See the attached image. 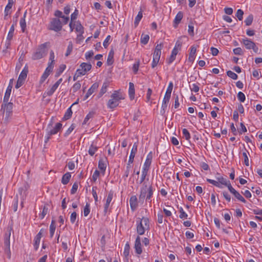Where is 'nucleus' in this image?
Instances as JSON below:
<instances>
[{"label": "nucleus", "mask_w": 262, "mask_h": 262, "mask_svg": "<svg viewBox=\"0 0 262 262\" xmlns=\"http://www.w3.org/2000/svg\"><path fill=\"white\" fill-rule=\"evenodd\" d=\"M13 230V224L10 223L7 227L4 237V250L9 259L11 258L10 237L11 231Z\"/></svg>", "instance_id": "nucleus-1"}, {"label": "nucleus", "mask_w": 262, "mask_h": 262, "mask_svg": "<svg viewBox=\"0 0 262 262\" xmlns=\"http://www.w3.org/2000/svg\"><path fill=\"white\" fill-rule=\"evenodd\" d=\"M153 187L151 185L148 187L145 183H144L140 190V193L139 197V201L143 202L146 198L147 201L151 202V198L153 195Z\"/></svg>", "instance_id": "nucleus-2"}, {"label": "nucleus", "mask_w": 262, "mask_h": 262, "mask_svg": "<svg viewBox=\"0 0 262 262\" xmlns=\"http://www.w3.org/2000/svg\"><path fill=\"white\" fill-rule=\"evenodd\" d=\"M149 221L148 218L143 217L137 224V232L139 235H143L145 230H149Z\"/></svg>", "instance_id": "nucleus-3"}, {"label": "nucleus", "mask_w": 262, "mask_h": 262, "mask_svg": "<svg viewBox=\"0 0 262 262\" xmlns=\"http://www.w3.org/2000/svg\"><path fill=\"white\" fill-rule=\"evenodd\" d=\"M111 99L108 101L107 107L113 109L119 105V101L124 99L122 95L118 91H115L111 96Z\"/></svg>", "instance_id": "nucleus-4"}, {"label": "nucleus", "mask_w": 262, "mask_h": 262, "mask_svg": "<svg viewBox=\"0 0 262 262\" xmlns=\"http://www.w3.org/2000/svg\"><path fill=\"white\" fill-rule=\"evenodd\" d=\"M152 159V152H150L147 156L145 161L144 163L142 171L141 177L140 180V183L141 184L145 180L146 176L147 175L148 171L150 166Z\"/></svg>", "instance_id": "nucleus-5"}, {"label": "nucleus", "mask_w": 262, "mask_h": 262, "mask_svg": "<svg viewBox=\"0 0 262 262\" xmlns=\"http://www.w3.org/2000/svg\"><path fill=\"white\" fill-rule=\"evenodd\" d=\"M62 125L60 122L56 123L54 127L52 126L51 123L49 124L46 129L47 134L45 137V142H47L51 136L56 134L61 129Z\"/></svg>", "instance_id": "nucleus-6"}, {"label": "nucleus", "mask_w": 262, "mask_h": 262, "mask_svg": "<svg viewBox=\"0 0 262 262\" xmlns=\"http://www.w3.org/2000/svg\"><path fill=\"white\" fill-rule=\"evenodd\" d=\"M47 43L45 42L38 46L36 52L32 55V58L33 60L41 59L46 55Z\"/></svg>", "instance_id": "nucleus-7"}, {"label": "nucleus", "mask_w": 262, "mask_h": 262, "mask_svg": "<svg viewBox=\"0 0 262 262\" xmlns=\"http://www.w3.org/2000/svg\"><path fill=\"white\" fill-rule=\"evenodd\" d=\"M28 73V68L26 65L20 75H19L18 80L17 81L16 84L15 85V88L18 89L24 83V81L27 78V74Z\"/></svg>", "instance_id": "nucleus-8"}, {"label": "nucleus", "mask_w": 262, "mask_h": 262, "mask_svg": "<svg viewBox=\"0 0 262 262\" xmlns=\"http://www.w3.org/2000/svg\"><path fill=\"white\" fill-rule=\"evenodd\" d=\"M62 28L61 21L59 18H54L50 23V29L55 32L60 31Z\"/></svg>", "instance_id": "nucleus-9"}, {"label": "nucleus", "mask_w": 262, "mask_h": 262, "mask_svg": "<svg viewBox=\"0 0 262 262\" xmlns=\"http://www.w3.org/2000/svg\"><path fill=\"white\" fill-rule=\"evenodd\" d=\"M92 65L90 63L82 62L77 70V74L79 75H84L87 72L91 70Z\"/></svg>", "instance_id": "nucleus-10"}, {"label": "nucleus", "mask_w": 262, "mask_h": 262, "mask_svg": "<svg viewBox=\"0 0 262 262\" xmlns=\"http://www.w3.org/2000/svg\"><path fill=\"white\" fill-rule=\"evenodd\" d=\"M13 103L11 102L4 103L2 105L1 111L4 114L5 113H12Z\"/></svg>", "instance_id": "nucleus-11"}, {"label": "nucleus", "mask_w": 262, "mask_h": 262, "mask_svg": "<svg viewBox=\"0 0 262 262\" xmlns=\"http://www.w3.org/2000/svg\"><path fill=\"white\" fill-rule=\"evenodd\" d=\"M142 245L141 243V238L138 236L135 240L134 248L135 252L138 254H141L142 253Z\"/></svg>", "instance_id": "nucleus-12"}, {"label": "nucleus", "mask_w": 262, "mask_h": 262, "mask_svg": "<svg viewBox=\"0 0 262 262\" xmlns=\"http://www.w3.org/2000/svg\"><path fill=\"white\" fill-rule=\"evenodd\" d=\"M129 204L131 210L134 211L138 206V199L136 195H132L129 199Z\"/></svg>", "instance_id": "nucleus-13"}, {"label": "nucleus", "mask_w": 262, "mask_h": 262, "mask_svg": "<svg viewBox=\"0 0 262 262\" xmlns=\"http://www.w3.org/2000/svg\"><path fill=\"white\" fill-rule=\"evenodd\" d=\"M138 145L137 143H135L133 146L130 156L128 159V165L132 164L134 162V159L135 157L137 151Z\"/></svg>", "instance_id": "nucleus-14"}, {"label": "nucleus", "mask_w": 262, "mask_h": 262, "mask_svg": "<svg viewBox=\"0 0 262 262\" xmlns=\"http://www.w3.org/2000/svg\"><path fill=\"white\" fill-rule=\"evenodd\" d=\"M98 83H94L91 87L88 90L86 95L84 96V100H86L98 88Z\"/></svg>", "instance_id": "nucleus-15"}, {"label": "nucleus", "mask_w": 262, "mask_h": 262, "mask_svg": "<svg viewBox=\"0 0 262 262\" xmlns=\"http://www.w3.org/2000/svg\"><path fill=\"white\" fill-rule=\"evenodd\" d=\"M42 231H43V229H41L40 230V231L39 232V233L37 234L36 237H35L34 247V249H35V250H37L39 247V245L40 243V238H41V235L42 233Z\"/></svg>", "instance_id": "nucleus-16"}, {"label": "nucleus", "mask_w": 262, "mask_h": 262, "mask_svg": "<svg viewBox=\"0 0 262 262\" xmlns=\"http://www.w3.org/2000/svg\"><path fill=\"white\" fill-rule=\"evenodd\" d=\"M173 89V83L172 82H170L168 88L167 89L166 93L165 94L164 99H166V100H169L171 96V93Z\"/></svg>", "instance_id": "nucleus-17"}, {"label": "nucleus", "mask_w": 262, "mask_h": 262, "mask_svg": "<svg viewBox=\"0 0 262 262\" xmlns=\"http://www.w3.org/2000/svg\"><path fill=\"white\" fill-rule=\"evenodd\" d=\"M14 2L13 0H8V3L5 9V16L4 19H7V16L10 14L11 12L10 9L12 8V7L13 5Z\"/></svg>", "instance_id": "nucleus-18"}, {"label": "nucleus", "mask_w": 262, "mask_h": 262, "mask_svg": "<svg viewBox=\"0 0 262 262\" xmlns=\"http://www.w3.org/2000/svg\"><path fill=\"white\" fill-rule=\"evenodd\" d=\"M241 42L244 45L247 49H251L255 43L248 38L242 39Z\"/></svg>", "instance_id": "nucleus-19"}, {"label": "nucleus", "mask_w": 262, "mask_h": 262, "mask_svg": "<svg viewBox=\"0 0 262 262\" xmlns=\"http://www.w3.org/2000/svg\"><path fill=\"white\" fill-rule=\"evenodd\" d=\"M12 88V86L10 85V83H9L5 94L3 103H7L8 102L11 93Z\"/></svg>", "instance_id": "nucleus-20"}, {"label": "nucleus", "mask_w": 262, "mask_h": 262, "mask_svg": "<svg viewBox=\"0 0 262 262\" xmlns=\"http://www.w3.org/2000/svg\"><path fill=\"white\" fill-rule=\"evenodd\" d=\"M178 49L173 48L170 57L167 60V62L168 64L171 63L175 60L176 57L178 54Z\"/></svg>", "instance_id": "nucleus-21"}, {"label": "nucleus", "mask_w": 262, "mask_h": 262, "mask_svg": "<svg viewBox=\"0 0 262 262\" xmlns=\"http://www.w3.org/2000/svg\"><path fill=\"white\" fill-rule=\"evenodd\" d=\"M196 49L194 46H192L190 48V52L189 53V57H188V60L190 62H193L195 56V53H196Z\"/></svg>", "instance_id": "nucleus-22"}, {"label": "nucleus", "mask_w": 262, "mask_h": 262, "mask_svg": "<svg viewBox=\"0 0 262 262\" xmlns=\"http://www.w3.org/2000/svg\"><path fill=\"white\" fill-rule=\"evenodd\" d=\"M183 16V12L179 11L176 15L174 19V27H176L180 23Z\"/></svg>", "instance_id": "nucleus-23"}, {"label": "nucleus", "mask_w": 262, "mask_h": 262, "mask_svg": "<svg viewBox=\"0 0 262 262\" xmlns=\"http://www.w3.org/2000/svg\"><path fill=\"white\" fill-rule=\"evenodd\" d=\"M128 94L131 100L134 99L135 97V87L134 84L132 82L129 83Z\"/></svg>", "instance_id": "nucleus-24"}, {"label": "nucleus", "mask_w": 262, "mask_h": 262, "mask_svg": "<svg viewBox=\"0 0 262 262\" xmlns=\"http://www.w3.org/2000/svg\"><path fill=\"white\" fill-rule=\"evenodd\" d=\"M114 51L111 50L108 53L106 61V63L108 66H111L114 63Z\"/></svg>", "instance_id": "nucleus-25"}, {"label": "nucleus", "mask_w": 262, "mask_h": 262, "mask_svg": "<svg viewBox=\"0 0 262 262\" xmlns=\"http://www.w3.org/2000/svg\"><path fill=\"white\" fill-rule=\"evenodd\" d=\"M109 86V82L107 81L104 82L103 83L102 86L100 90V91L98 94L99 97H101L106 92L107 88Z\"/></svg>", "instance_id": "nucleus-26"}, {"label": "nucleus", "mask_w": 262, "mask_h": 262, "mask_svg": "<svg viewBox=\"0 0 262 262\" xmlns=\"http://www.w3.org/2000/svg\"><path fill=\"white\" fill-rule=\"evenodd\" d=\"M71 174L70 172H67L62 176L61 182L63 185L67 184L71 179Z\"/></svg>", "instance_id": "nucleus-27"}, {"label": "nucleus", "mask_w": 262, "mask_h": 262, "mask_svg": "<svg viewBox=\"0 0 262 262\" xmlns=\"http://www.w3.org/2000/svg\"><path fill=\"white\" fill-rule=\"evenodd\" d=\"M163 48V45L162 43L158 44L155 49L154 54L157 56H161V50Z\"/></svg>", "instance_id": "nucleus-28"}, {"label": "nucleus", "mask_w": 262, "mask_h": 262, "mask_svg": "<svg viewBox=\"0 0 262 262\" xmlns=\"http://www.w3.org/2000/svg\"><path fill=\"white\" fill-rule=\"evenodd\" d=\"M56 229L55 221L52 220L50 226V236L52 238L53 236Z\"/></svg>", "instance_id": "nucleus-29"}, {"label": "nucleus", "mask_w": 262, "mask_h": 262, "mask_svg": "<svg viewBox=\"0 0 262 262\" xmlns=\"http://www.w3.org/2000/svg\"><path fill=\"white\" fill-rule=\"evenodd\" d=\"M98 168L103 172L105 171L106 164L103 159H100L98 162Z\"/></svg>", "instance_id": "nucleus-30"}, {"label": "nucleus", "mask_w": 262, "mask_h": 262, "mask_svg": "<svg viewBox=\"0 0 262 262\" xmlns=\"http://www.w3.org/2000/svg\"><path fill=\"white\" fill-rule=\"evenodd\" d=\"M58 87V86L55 83L49 90L46 92L45 94L48 96H52Z\"/></svg>", "instance_id": "nucleus-31"}, {"label": "nucleus", "mask_w": 262, "mask_h": 262, "mask_svg": "<svg viewBox=\"0 0 262 262\" xmlns=\"http://www.w3.org/2000/svg\"><path fill=\"white\" fill-rule=\"evenodd\" d=\"M232 194H233L234 195V196H235V198H236L238 200H239L243 203L246 202V201L244 198V197L236 190H234V191Z\"/></svg>", "instance_id": "nucleus-32"}, {"label": "nucleus", "mask_w": 262, "mask_h": 262, "mask_svg": "<svg viewBox=\"0 0 262 262\" xmlns=\"http://www.w3.org/2000/svg\"><path fill=\"white\" fill-rule=\"evenodd\" d=\"M143 17V13L142 11L140 10L137 16L135 17V21H134V25L135 27H137L140 21L141 20V18Z\"/></svg>", "instance_id": "nucleus-33"}, {"label": "nucleus", "mask_w": 262, "mask_h": 262, "mask_svg": "<svg viewBox=\"0 0 262 262\" xmlns=\"http://www.w3.org/2000/svg\"><path fill=\"white\" fill-rule=\"evenodd\" d=\"M72 113H73L72 111L71 106H70L66 112L62 119L63 120H67L70 119L72 116Z\"/></svg>", "instance_id": "nucleus-34"}, {"label": "nucleus", "mask_w": 262, "mask_h": 262, "mask_svg": "<svg viewBox=\"0 0 262 262\" xmlns=\"http://www.w3.org/2000/svg\"><path fill=\"white\" fill-rule=\"evenodd\" d=\"M98 150V147L92 144L89 149V154L91 156H93Z\"/></svg>", "instance_id": "nucleus-35"}, {"label": "nucleus", "mask_w": 262, "mask_h": 262, "mask_svg": "<svg viewBox=\"0 0 262 262\" xmlns=\"http://www.w3.org/2000/svg\"><path fill=\"white\" fill-rule=\"evenodd\" d=\"M53 67L54 66L53 65H51V63H48V66L45 70V71L44 72L43 74H46V76L48 77L53 71Z\"/></svg>", "instance_id": "nucleus-36"}, {"label": "nucleus", "mask_w": 262, "mask_h": 262, "mask_svg": "<svg viewBox=\"0 0 262 262\" xmlns=\"http://www.w3.org/2000/svg\"><path fill=\"white\" fill-rule=\"evenodd\" d=\"M14 25H12L10 29L8 34L7 37V40H11L12 39L13 34H14Z\"/></svg>", "instance_id": "nucleus-37"}, {"label": "nucleus", "mask_w": 262, "mask_h": 262, "mask_svg": "<svg viewBox=\"0 0 262 262\" xmlns=\"http://www.w3.org/2000/svg\"><path fill=\"white\" fill-rule=\"evenodd\" d=\"M161 56H157L153 55V59L151 63L152 68H155L159 63Z\"/></svg>", "instance_id": "nucleus-38"}, {"label": "nucleus", "mask_w": 262, "mask_h": 262, "mask_svg": "<svg viewBox=\"0 0 262 262\" xmlns=\"http://www.w3.org/2000/svg\"><path fill=\"white\" fill-rule=\"evenodd\" d=\"M253 20V16L252 14H250L245 20L244 22L246 26H250L252 24Z\"/></svg>", "instance_id": "nucleus-39"}, {"label": "nucleus", "mask_w": 262, "mask_h": 262, "mask_svg": "<svg viewBox=\"0 0 262 262\" xmlns=\"http://www.w3.org/2000/svg\"><path fill=\"white\" fill-rule=\"evenodd\" d=\"M149 39V36L148 35L142 34L141 37V42L144 45H146L148 43Z\"/></svg>", "instance_id": "nucleus-40"}, {"label": "nucleus", "mask_w": 262, "mask_h": 262, "mask_svg": "<svg viewBox=\"0 0 262 262\" xmlns=\"http://www.w3.org/2000/svg\"><path fill=\"white\" fill-rule=\"evenodd\" d=\"M66 66L65 64H61L59 66V69H58L56 73L55 76L58 77L66 69Z\"/></svg>", "instance_id": "nucleus-41"}, {"label": "nucleus", "mask_w": 262, "mask_h": 262, "mask_svg": "<svg viewBox=\"0 0 262 262\" xmlns=\"http://www.w3.org/2000/svg\"><path fill=\"white\" fill-rule=\"evenodd\" d=\"M76 31L82 34L84 32V28L80 23H77L75 28Z\"/></svg>", "instance_id": "nucleus-42"}, {"label": "nucleus", "mask_w": 262, "mask_h": 262, "mask_svg": "<svg viewBox=\"0 0 262 262\" xmlns=\"http://www.w3.org/2000/svg\"><path fill=\"white\" fill-rule=\"evenodd\" d=\"M75 127H76V125L74 123L72 124L70 126V127L68 129V130L64 133V136L65 137L69 136L72 133V132L75 128Z\"/></svg>", "instance_id": "nucleus-43"}, {"label": "nucleus", "mask_w": 262, "mask_h": 262, "mask_svg": "<svg viewBox=\"0 0 262 262\" xmlns=\"http://www.w3.org/2000/svg\"><path fill=\"white\" fill-rule=\"evenodd\" d=\"M182 133H183L184 138H185V139L186 140H189V139H190V135L188 130L186 128L183 129Z\"/></svg>", "instance_id": "nucleus-44"}, {"label": "nucleus", "mask_w": 262, "mask_h": 262, "mask_svg": "<svg viewBox=\"0 0 262 262\" xmlns=\"http://www.w3.org/2000/svg\"><path fill=\"white\" fill-rule=\"evenodd\" d=\"M199 83H193L191 86L190 85V88L191 91L194 92H198L199 91Z\"/></svg>", "instance_id": "nucleus-45"}, {"label": "nucleus", "mask_w": 262, "mask_h": 262, "mask_svg": "<svg viewBox=\"0 0 262 262\" xmlns=\"http://www.w3.org/2000/svg\"><path fill=\"white\" fill-rule=\"evenodd\" d=\"M227 75L234 80H236L238 78L237 75L231 71H228L227 72Z\"/></svg>", "instance_id": "nucleus-46"}, {"label": "nucleus", "mask_w": 262, "mask_h": 262, "mask_svg": "<svg viewBox=\"0 0 262 262\" xmlns=\"http://www.w3.org/2000/svg\"><path fill=\"white\" fill-rule=\"evenodd\" d=\"M238 99L241 102H244L245 101L246 97L245 94L242 92H239L237 95Z\"/></svg>", "instance_id": "nucleus-47"}, {"label": "nucleus", "mask_w": 262, "mask_h": 262, "mask_svg": "<svg viewBox=\"0 0 262 262\" xmlns=\"http://www.w3.org/2000/svg\"><path fill=\"white\" fill-rule=\"evenodd\" d=\"M95 113L94 112H90L85 117L83 124H86L88 120L94 117Z\"/></svg>", "instance_id": "nucleus-48"}, {"label": "nucleus", "mask_w": 262, "mask_h": 262, "mask_svg": "<svg viewBox=\"0 0 262 262\" xmlns=\"http://www.w3.org/2000/svg\"><path fill=\"white\" fill-rule=\"evenodd\" d=\"M81 88V84L79 81L76 82L73 86L72 90L73 93L76 92Z\"/></svg>", "instance_id": "nucleus-49"}, {"label": "nucleus", "mask_w": 262, "mask_h": 262, "mask_svg": "<svg viewBox=\"0 0 262 262\" xmlns=\"http://www.w3.org/2000/svg\"><path fill=\"white\" fill-rule=\"evenodd\" d=\"M90 212V206L89 203H86L83 210L84 216H87Z\"/></svg>", "instance_id": "nucleus-50"}, {"label": "nucleus", "mask_w": 262, "mask_h": 262, "mask_svg": "<svg viewBox=\"0 0 262 262\" xmlns=\"http://www.w3.org/2000/svg\"><path fill=\"white\" fill-rule=\"evenodd\" d=\"M20 26L23 32H25L26 28V20L24 18H21L20 20Z\"/></svg>", "instance_id": "nucleus-51"}, {"label": "nucleus", "mask_w": 262, "mask_h": 262, "mask_svg": "<svg viewBox=\"0 0 262 262\" xmlns=\"http://www.w3.org/2000/svg\"><path fill=\"white\" fill-rule=\"evenodd\" d=\"M207 181L208 183L214 185L215 186H216L217 187L222 188L221 185L219 184L218 181H215V180H213L212 179H207Z\"/></svg>", "instance_id": "nucleus-52"}, {"label": "nucleus", "mask_w": 262, "mask_h": 262, "mask_svg": "<svg viewBox=\"0 0 262 262\" xmlns=\"http://www.w3.org/2000/svg\"><path fill=\"white\" fill-rule=\"evenodd\" d=\"M139 65H140V61H139V60H138L137 62H136L133 64V72H134V74H137V72L138 71Z\"/></svg>", "instance_id": "nucleus-53"}, {"label": "nucleus", "mask_w": 262, "mask_h": 262, "mask_svg": "<svg viewBox=\"0 0 262 262\" xmlns=\"http://www.w3.org/2000/svg\"><path fill=\"white\" fill-rule=\"evenodd\" d=\"M73 50V44L72 42H70L68 46L67 50L65 55L68 56L72 52Z\"/></svg>", "instance_id": "nucleus-54"}, {"label": "nucleus", "mask_w": 262, "mask_h": 262, "mask_svg": "<svg viewBox=\"0 0 262 262\" xmlns=\"http://www.w3.org/2000/svg\"><path fill=\"white\" fill-rule=\"evenodd\" d=\"M243 14L244 11L241 9H238L236 14V16L239 20H242L243 19Z\"/></svg>", "instance_id": "nucleus-55"}, {"label": "nucleus", "mask_w": 262, "mask_h": 262, "mask_svg": "<svg viewBox=\"0 0 262 262\" xmlns=\"http://www.w3.org/2000/svg\"><path fill=\"white\" fill-rule=\"evenodd\" d=\"M217 180L220 184H222L223 185H225L226 184H227V183L228 182V180L224 178L223 177L217 178Z\"/></svg>", "instance_id": "nucleus-56"}, {"label": "nucleus", "mask_w": 262, "mask_h": 262, "mask_svg": "<svg viewBox=\"0 0 262 262\" xmlns=\"http://www.w3.org/2000/svg\"><path fill=\"white\" fill-rule=\"evenodd\" d=\"M233 51L235 55H242L244 54L242 49L239 47L234 49Z\"/></svg>", "instance_id": "nucleus-57"}, {"label": "nucleus", "mask_w": 262, "mask_h": 262, "mask_svg": "<svg viewBox=\"0 0 262 262\" xmlns=\"http://www.w3.org/2000/svg\"><path fill=\"white\" fill-rule=\"evenodd\" d=\"M48 212V208L46 206H44L42 212L40 215V217L41 219H43L46 215L47 214Z\"/></svg>", "instance_id": "nucleus-58"}, {"label": "nucleus", "mask_w": 262, "mask_h": 262, "mask_svg": "<svg viewBox=\"0 0 262 262\" xmlns=\"http://www.w3.org/2000/svg\"><path fill=\"white\" fill-rule=\"evenodd\" d=\"M113 197V192L112 191H110L107 196L106 203L110 204L111 202Z\"/></svg>", "instance_id": "nucleus-59"}, {"label": "nucleus", "mask_w": 262, "mask_h": 262, "mask_svg": "<svg viewBox=\"0 0 262 262\" xmlns=\"http://www.w3.org/2000/svg\"><path fill=\"white\" fill-rule=\"evenodd\" d=\"M180 218L181 219H184V218H185L186 219L188 216V215L183 210V209L182 208V207H180Z\"/></svg>", "instance_id": "nucleus-60"}, {"label": "nucleus", "mask_w": 262, "mask_h": 262, "mask_svg": "<svg viewBox=\"0 0 262 262\" xmlns=\"http://www.w3.org/2000/svg\"><path fill=\"white\" fill-rule=\"evenodd\" d=\"M78 10L76 9L75 10L74 12L73 13H72V14L71 15V21H74L75 19H76L77 18V16H78Z\"/></svg>", "instance_id": "nucleus-61"}, {"label": "nucleus", "mask_w": 262, "mask_h": 262, "mask_svg": "<svg viewBox=\"0 0 262 262\" xmlns=\"http://www.w3.org/2000/svg\"><path fill=\"white\" fill-rule=\"evenodd\" d=\"M78 185L77 183H74L72 186V189L71 190V193L72 194H75L77 189H78Z\"/></svg>", "instance_id": "nucleus-62"}, {"label": "nucleus", "mask_w": 262, "mask_h": 262, "mask_svg": "<svg viewBox=\"0 0 262 262\" xmlns=\"http://www.w3.org/2000/svg\"><path fill=\"white\" fill-rule=\"evenodd\" d=\"M99 174V171L98 170H96L93 174L92 180L94 182H96Z\"/></svg>", "instance_id": "nucleus-63"}, {"label": "nucleus", "mask_w": 262, "mask_h": 262, "mask_svg": "<svg viewBox=\"0 0 262 262\" xmlns=\"http://www.w3.org/2000/svg\"><path fill=\"white\" fill-rule=\"evenodd\" d=\"M111 36L108 35L106 38L105 39L104 41H103V45L105 48H107L109 43H110V40L111 39Z\"/></svg>", "instance_id": "nucleus-64"}]
</instances>
